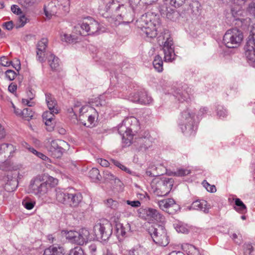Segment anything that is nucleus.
<instances>
[{
	"label": "nucleus",
	"mask_w": 255,
	"mask_h": 255,
	"mask_svg": "<svg viewBox=\"0 0 255 255\" xmlns=\"http://www.w3.org/2000/svg\"><path fill=\"white\" fill-rule=\"evenodd\" d=\"M137 25L147 38H155L160 26L159 15L152 12H147L137 21Z\"/></svg>",
	"instance_id": "f257e3e1"
},
{
	"label": "nucleus",
	"mask_w": 255,
	"mask_h": 255,
	"mask_svg": "<svg viewBox=\"0 0 255 255\" xmlns=\"http://www.w3.org/2000/svg\"><path fill=\"white\" fill-rule=\"evenodd\" d=\"M44 13L48 19L57 13L67 12L69 10V0H52L44 7Z\"/></svg>",
	"instance_id": "f03ea898"
},
{
	"label": "nucleus",
	"mask_w": 255,
	"mask_h": 255,
	"mask_svg": "<svg viewBox=\"0 0 255 255\" xmlns=\"http://www.w3.org/2000/svg\"><path fill=\"white\" fill-rule=\"evenodd\" d=\"M79 28L82 29L78 33L81 35L99 34L101 31H104L100 27L99 22L91 17L84 18L82 24L79 26H75V29L77 31Z\"/></svg>",
	"instance_id": "7ed1b4c3"
},
{
	"label": "nucleus",
	"mask_w": 255,
	"mask_h": 255,
	"mask_svg": "<svg viewBox=\"0 0 255 255\" xmlns=\"http://www.w3.org/2000/svg\"><path fill=\"white\" fill-rule=\"evenodd\" d=\"M243 33L237 28L228 30L223 37V42L227 47L237 48L240 46L243 39Z\"/></svg>",
	"instance_id": "20e7f679"
},
{
	"label": "nucleus",
	"mask_w": 255,
	"mask_h": 255,
	"mask_svg": "<svg viewBox=\"0 0 255 255\" xmlns=\"http://www.w3.org/2000/svg\"><path fill=\"white\" fill-rule=\"evenodd\" d=\"M148 233L156 244L164 247L168 244L166 231L162 226L157 224L151 226L149 227Z\"/></svg>",
	"instance_id": "39448f33"
},
{
	"label": "nucleus",
	"mask_w": 255,
	"mask_h": 255,
	"mask_svg": "<svg viewBox=\"0 0 255 255\" xmlns=\"http://www.w3.org/2000/svg\"><path fill=\"white\" fill-rule=\"evenodd\" d=\"M139 217L148 222H161L164 221V217L156 209L151 208H140L138 210Z\"/></svg>",
	"instance_id": "423d86ee"
},
{
	"label": "nucleus",
	"mask_w": 255,
	"mask_h": 255,
	"mask_svg": "<svg viewBox=\"0 0 255 255\" xmlns=\"http://www.w3.org/2000/svg\"><path fill=\"white\" fill-rule=\"evenodd\" d=\"M30 192L38 197L45 194L48 192L46 184L42 177L38 176L31 180L29 187Z\"/></svg>",
	"instance_id": "0eeeda50"
},
{
	"label": "nucleus",
	"mask_w": 255,
	"mask_h": 255,
	"mask_svg": "<svg viewBox=\"0 0 255 255\" xmlns=\"http://www.w3.org/2000/svg\"><path fill=\"white\" fill-rule=\"evenodd\" d=\"M112 225L107 221L105 223H97L94 227V232L98 238L104 241L108 240L112 234Z\"/></svg>",
	"instance_id": "6e6552de"
},
{
	"label": "nucleus",
	"mask_w": 255,
	"mask_h": 255,
	"mask_svg": "<svg viewBox=\"0 0 255 255\" xmlns=\"http://www.w3.org/2000/svg\"><path fill=\"white\" fill-rule=\"evenodd\" d=\"M68 148L67 142L63 140H53L51 142L48 147V151L51 155L54 158H59Z\"/></svg>",
	"instance_id": "1a4fd4ad"
},
{
	"label": "nucleus",
	"mask_w": 255,
	"mask_h": 255,
	"mask_svg": "<svg viewBox=\"0 0 255 255\" xmlns=\"http://www.w3.org/2000/svg\"><path fill=\"white\" fill-rule=\"evenodd\" d=\"M163 38H166L162 48L164 54V61L172 62L174 60L175 57L173 39L170 36L168 32L164 33Z\"/></svg>",
	"instance_id": "9d476101"
},
{
	"label": "nucleus",
	"mask_w": 255,
	"mask_h": 255,
	"mask_svg": "<svg viewBox=\"0 0 255 255\" xmlns=\"http://www.w3.org/2000/svg\"><path fill=\"white\" fill-rule=\"evenodd\" d=\"M245 55L251 63H255V39L250 36L245 46Z\"/></svg>",
	"instance_id": "9b49d317"
},
{
	"label": "nucleus",
	"mask_w": 255,
	"mask_h": 255,
	"mask_svg": "<svg viewBox=\"0 0 255 255\" xmlns=\"http://www.w3.org/2000/svg\"><path fill=\"white\" fill-rule=\"evenodd\" d=\"M48 39L42 38L36 45V59L40 62L45 61V51L48 44Z\"/></svg>",
	"instance_id": "f8f14e48"
},
{
	"label": "nucleus",
	"mask_w": 255,
	"mask_h": 255,
	"mask_svg": "<svg viewBox=\"0 0 255 255\" xmlns=\"http://www.w3.org/2000/svg\"><path fill=\"white\" fill-rule=\"evenodd\" d=\"M131 101L142 105H149L152 103L153 99L146 92H140L131 97Z\"/></svg>",
	"instance_id": "ddd939ff"
},
{
	"label": "nucleus",
	"mask_w": 255,
	"mask_h": 255,
	"mask_svg": "<svg viewBox=\"0 0 255 255\" xmlns=\"http://www.w3.org/2000/svg\"><path fill=\"white\" fill-rule=\"evenodd\" d=\"M171 185L169 181H160L157 183V187L154 190V193L158 196H165L169 193Z\"/></svg>",
	"instance_id": "4468645a"
},
{
	"label": "nucleus",
	"mask_w": 255,
	"mask_h": 255,
	"mask_svg": "<svg viewBox=\"0 0 255 255\" xmlns=\"http://www.w3.org/2000/svg\"><path fill=\"white\" fill-rule=\"evenodd\" d=\"M152 138L150 135L148 131H145L143 135H142L138 140V142L140 144L139 150L145 151L152 145Z\"/></svg>",
	"instance_id": "2eb2a0df"
},
{
	"label": "nucleus",
	"mask_w": 255,
	"mask_h": 255,
	"mask_svg": "<svg viewBox=\"0 0 255 255\" xmlns=\"http://www.w3.org/2000/svg\"><path fill=\"white\" fill-rule=\"evenodd\" d=\"M77 234L75 235L73 243L83 245L88 241L90 233L87 229L82 228L79 232H77Z\"/></svg>",
	"instance_id": "dca6fc26"
},
{
	"label": "nucleus",
	"mask_w": 255,
	"mask_h": 255,
	"mask_svg": "<svg viewBox=\"0 0 255 255\" xmlns=\"http://www.w3.org/2000/svg\"><path fill=\"white\" fill-rule=\"evenodd\" d=\"M15 150V147L11 144L5 143L0 144V164L5 161L6 156L4 155L3 157L2 155L3 152L9 153V155L8 156H12Z\"/></svg>",
	"instance_id": "f3484780"
},
{
	"label": "nucleus",
	"mask_w": 255,
	"mask_h": 255,
	"mask_svg": "<svg viewBox=\"0 0 255 255\" xmlns=\"http://www.w3.org/2000/svg\"><path fill=\"white\" fill-rule=\"evenodd\" d=\"M191 89L185 86L182 91L180 89L175 91L174 96L181 102L188 101L191 99Z\"/></svg>",
	"instance_id": "a211bd4d"
},
{
	"label": "nucleus",
	"mask_w": 255,
	"mask_h": 255,
	"mask_svg": "<svg viewBox=\"0 0 255 255\" xmlns=\"http://www.w3.org/2000/svg\"><path fill=\"white\" fill-rule=\"evenodd\" d=\"M159 10L162 16L173 20L174 18L175 11L170 6H167V3H164L159 7Z\"/></svg>",
	"instance_id": "6ab92c4d"
},
{
	"label": "nucleus",
	"mask_w": 255,
	"mask_h": 255,
	"mask_svg": "<svg viewBox=\"0 0 255 255\" xmlns=\"http://www.w3.org/2000/svg\"><path fill=\"white\" fill-rule=\"evenodd\" d=\"M116 230L117 236L119 239L125 237L127 236V233L130 230V224L128 223H126L125 224L117 223L116 224Z\"/></svg>",
	"instance_id": "aec40b11"
},
{
	"label": "nucleus",
	"mask_w": 255,
	"mask_h": 255,
	"mask_svg": "<svg viewBox=\"0 0 255 255\" xmlns=\"http://www.w3.org/2000/svg\"><path fill=\"white\" fill-rule=\"evenodd\" d=\"M82 200V194L78 192H69L67 204L71 207H77Z\"/></svg>",
	"instance_id": "412c9836"
},
{
	"label": "nucleus",
	"mask_w": 255,
	"mask_h": 255,
	"mask_svg": "<svg viewBox=\"0 0 255 255\" xmlns=\"http://www.w3.org/2000/svg\"><path fill=\"white\" fill-rule=\"evenodd\" d=\"M181 128L184 134L187 136H194L197 130V126L194 122L182 124Z\"/></svg>",
	"instance_id": "4be33fe9"
},
{
	"label": "nucleus",
	"mask_w": 255,
	"mask_h": 255,
	"mask_svg": "<svg viewBox=\"0 0 255 255\" xmlns=\"http://www.w3.org/2000/svg\"><path fill=\"white\" fill-rule=\"evenodd\" d=\"M158 204L161 210L167 212H169V209L171 208L178 207V205L172 198H167L160 200L158 201Z\"/></svg>",
	"instance_id": "5701e85b"
},
{
	"label": "nucleus",
	"mask_w": 255,
	"mask_h": 255,
	"mask_svg": "<svg viewBox=\"0 0 255 255\" xmlns=\"http://www.w3.org/2000/svg\"><path fill=\"white\" fill-rule=\"evenodd\" d=\"M64 252V249L62 247L51 246L44 250L43 255H62Z\"/></svg>",
	"instance_id": "b1692460"
},
{
	"label": "nucleus",
	"mask_w": 255,
	"mask_h": 255,
	"mask_svg": "<svg viewBox=\"0 0 255 255\" xmlns=\"http://www.w3.org/2000/svg\"><path fill=\"white\" fill-rule=\"evenodd\" d=\"M45 100L49 110L54 113H58V111L56 108L57 106V102L55 98L50 93L45 94Z\"/></svg>",
	"instance_id": "393cba45"
},
{
	"label": "nucleus",
	"mask_w": 255,
	"mask_h": 255,
	"mask_svg": "<svg viewBox=\"0 0 255 255\" xmlns=\"http://www.w3.org/2000/svg\"><path fill=\"white\" fill-rule=\"evenodd\" d=\"M194 117L195 114L190 112V110L187 109L181 113L180 118L181 123L184 124L185 123H189L194 122Z\"/></svg>",
	"instance_id": "a878e982"
},
{
	"label": "nucleus",
	"mask_w": 255,
	"mask_h": 255,
	"mask_svg": "<svg viewBox=\"0 0 255 255\" xmlns=\"http://www.w3.org/2000/svg\"><path fill=\"white\" fill-rule=\"evenodd\" d=\"M56 200L60 203L67 204V198L69 195V193L61 189H56Z\"/></svg>",
	"instance_id": "bb28decb"
},
{
	"label": "nucleus",
	"mask_w": 255,
	"mask_h": 255,
	"mask_svg": "<svg viewBox=\"0 0 255 255\" xmlns=\"http://www.w3.org/2000/svg\"><path fill=\"white\" fill-rule=\"evenodd\" d=\"M27 99H22V103L23 104L27 105L29 107H32L34 105V103L31 101L33 100L35 95V92L32 88H29L26 92Z\"/></svg>",
	"instance_id": "cd10ccee"
},
{
	"label": "nucleus",
	"mask_w": 255,
	"mask_h": 255,
	"mask_svg": "<svg viewBox=\"0 0 255 255\" xmlns=\"http://www.w3.org/2000/svg\"><path fill=\"white\" fill-rule=\"evenodd\" d=\"M191 208L193 210H199L206 212L208 210L207 202L205 200H196L194 201L191 204Z\"/></svg>",
	"instance_id": "c85d7f7f"
},
{
	"label": "nucleus",
	"mask_w": 255,
	"mask_h": 255,
	"mask_svg": "<svg viewBox=\"0 0 255 255\" xmlns=\"http://www.w3.org/2000/svg\"><path fill=\"white\" fill-rule=\"evenodd\" d=\"M94 109L89 106H82L79 109V120L83 121L85 119V115H88L90 113H93L94 112Z\"/></svg>",
	"instance_id": "c756f323"
},
{
	"label": "nucleus",
	"mask_w": 255,
	"mask_h": 255,
	"mask_svg": "<svg viewBox=\"0 0 255 255\" xmlns=\"http://www.w3.org/2000/svg\"><path fill=\"white\" fill-rule=\"evenodd\" d=\"M48 61L53 70H57L59 66V58L54 55L50 54L47 57Z\"/></svg>",
	"instance_id": "7c9ffc66"
},
{
	"label": "nucleus",
	"mask_w": 255,
	"mask_h": 255,
	"mask_svg": "<svg viewBox=\"0 0 255 255\" xmlns=\"http://www.w3.org/2000/svg\"><path fill=\"white\" fill-rule=\"evenodd\" d=\"M201 5L197 0H192L189 4V9L193 15L199 14L200 10Z\"/></svg>",
	"instance_id": "2f4dec72"
},
{
	"label": "nucleus",
	"mask_w": 255,
	"mask_h": 255,
	"mask_svg": "<svg viewBox=\"0 0 255 255\" xmlns=\"http://www.w3.org/2000/svg\"><path fill=\"white\" fill-rule=\"evenodd\" d=\"M153 65L155 69L158 72L163 71V61L159 55H156L153 61Z\"/></svg>",
	"instance_id": "473e14b6"
},
{
	"label": "nucleus",
	"mask_w": 255,
	"mask_h": 255,
	"mask_svg": "<svg viewBox=\"0 0 255 255\" xmlns=\"http://www.w3.org/2000/svg\"><path fill=\"white\" fill-rule=\"evenodd\" d=\"M235 209L241 214H245L247 212V208L244 203L239 198L235 200Z\"/></svg>",
	"instance_id": "72a5a7b5"
},
{
	"label": "nucleus",
	"mask_w": 255,
	"mask_h": 255,
	"mask_svg": "<svg viewBox=\"0 0 255 255\" xmlns=\"http://www.w3.org/2000/svg\"><path fill=\"white\" fill-rule=\"evenodd\" d=\"M61 39L62 41L68 43H73L77 41V36L74 35L64 33L61 35Z\"/></svg>",
	"instance_id": "f704fd0d"
},
{
	"label": "nucleus",
	"mask_w": 255,
	"mask_h": 255,
	"mask_svg": "<svg viewBox=\"0 0 255 255\" xmlns=\"http://www.w3.org/2000/svg\"><path fill=\"white\" fill-rule=\"evenodd\" d=\"M44 182L46 184L47 190H48L49 189L54 187L57 185L58 180L57 179L53 178L52 176H48L45 180L44 179Z\"/></svg>",
	"instance_id": "c9c22d12"
},
{
	"label": "nucleus",
	"mask_w": 255,
	"mask_h": 255,
	"mask_svg": "<svg viewBox=\"0 0 255 255\" xmlns=\"http://www.w3.org/2000/svg\"><path fill=\"white\" fill-rule=\"evenodd\" d=\"M89 176L94 181H99L101 177L99 170L96 168H93L90 170Z\"/></svg>",
	"instance_id": "e433bc0d"
},
{
	"label": "nucleus",
	"mask_w": 255,
	"mask_h": 255,
	"mask_svg": "<svg viewBox=\"0 0 255 255\" xmlns=\"http://www.w3.org/2000/svg\"><path fill=\"white\" fill-rule=\"evenodd\" d=\"M104 203L107 207L110 208L114 210H117L119 206V202L112 198L108 199L104 201Z\"/></svg>",
	"instance_id": "4c0bfd02"
},
{
	"label": "nucleus",
	"mask_w": 255,
	"mask_h": 255,
	"mask_svg": "<svg viewBox=\"0 0 255 255\" xmlns=\"http://www.w3.org/2000/svg\"><path fill=\"white\" fill-rule=\"evenodd\" d=\"M97 116V112L95 110H94V112H93V113H90L88 115H85V118H88V123H84V125L87 127L92 126Z\"/></svg>",
	"instance_id": "58836bf2"
},
{
	"label": "nucleus",
	"mask_w": 255,
	"mask_h": 255,
	"mask_svg": "<svg viewBox=\"0 0 255 255\" xmlns=\"http://www.w3.org/2000/svg\"><path fill=\"white\" fill-rule=\"evenodd\" d=\"M128 255H148V254L144 250L132 249L128 251Z\"/></svg>",
	"instance_id": "ea45409f"
},
{
	"label": "nucleus",
	"mask_w": 255,
	"mask_h": 255,
	"mask_svg": "<svg viewBox=\"0 0 255 255\" xmlns=\"http://www.w3.org/2000/svg\"><path fill=\"white\" fill-rule=\"evenodd\" d=\"M18 3L22 6L25 8H28L33 6L35 3V0H18Z\"/></svg>",
	"instance_id": "a19ab883"
},
{
	"label": "nucleus",
	"mask_w": 255,
	"mask_h": 255,
	"mask_svg": "<svg viewBox=\"0 0 255 255\" xmlns=\"http://www.w3.org/2000/svg\"><path fill=\"white\" fill-rule=\"evenodd\" d=\"M69 255H85L80 247H77L70 250Z\"/></svg>",
	"instance_id": "79ce46f5"
},
{
	"label": "nucleus",
	"mask_w": 255,
	"mask_h": 255,
	"mask_svg": "<svg viewBox=\"0 0 255 255\" xmlns=\"http://www.w3.org/2000/svg\"><path fill=\"white\" fill-rule=\"evenodd\" d=\"M166 1H169L170 4L175 7H179L182 6L185 2L186 0H165Z\"/></svg>",
	"instance_id": "37998d69"
},
{
	"label": "nucleus",
	"mask_w": 255,
	"mask_h": 255,
	"mask_svg": "<svg viewBox=\"0 0 255 255\" xmlns=\"http://www.w3.org/2000/svg\"><path fill=\"white\" fill-rule=\"evenodd\" d=\"M57 113H54L52 111H46L43 113L42 115V118L43 121L45 120H54V114H56Z\"/></svg>",
	"instance_id": "c03bdc74"
},
{
	"label": "nucleus",
	"mask_w": 255,
	"mask_h": 255,
	"mask_svg": "<svg viewBox=\"0 0 255 255\" xmlns=\"http://www.w3.org/2000/svg\"><path fill=\"white\" fill-rule=\"evenodd\" d=\"M190 173V170L179 168L174 172V174L177 176H184L189 174Z\"/></svg>",
	"instance_id": "a18cd8bd"
},
{
	"label": "nucleus",
	"mask_w": 255,
	"mask_h": 255,
	"mask_svg": "<svg viewBox=\"0 0 255 255\" xmlns=\"http://www.w3.org/2000/svg\"><path fill=\"white\" fill-rule=\"evenodd\" d=\"M22 204L26 209L31 210L34 207L35 202L29 199H25L22 201Z\"/></svg>",
	"instance_id": "49530a36"
},
{
	"label": "nucleus",
	"mask_w": 255,
	"mask_h": 255,
	"mask_svg": "<svg viewBox=\"0 0 255 255\" xmlns=\"http://www.w3.org/2000/svg\"><path fill=\"white\" fill-rule=\"evenodd\" d=\"M113 163L115 165L120 168L121 170L128 173H130V170L125 165H123L120 161L116 160H113Z\"/></svg>",
	"instance_id": "de8ad7c7"
},
{
	"label": "nucleus",
	"mask_w": 255,
	"mask_h": 255,
	"mask_svg": "<svg viewBox=\"0 0 255 255\" xmlns=\"http://www.w3.org/2000/svg\"><path fill=\"white\" fill-rule=\"evenodd\" d=\"M21 115L25 118H31L33 117V113L29 108H25L21 112Z\"/></svg>",
	"instance_id": "09e8293b"
},
{
	"label": "nucleus",
	"mask_w": 255,
	"mask_h": 255,
	"mask_svg": "<svg viewBox=\"0 0 255 255\" xmlns=\"http://www.w3.org/2000/svg\"><path fill=\"white\" fill-rule=\"evenodd\" d=\"M217 116L220 118H225L227 116V111L222 106H218L217 109Z\"/></svg>",
	"instance_id": "8fccbe9b"
},
{
	"label": "nucleus",
	"mask_w": 255,
	"mask_h": 255,
	"mask_svg": "<svg viewBox=\"0 0 255 255\" xmlns=\"http://www.w3.org/2000/svg\"><path fill=\"white\" fill-rule=\"evenodd\" d=\"M203 184L208 191L212 193H214L216 191V188L215 186L214 185H210L206 182V181L204 180L203 182Z\"/></svg>",
	"instance_id": "3c124183"
},
{
	"label": "nucleus",
	"mask_w": 255,
	"mask_h": 255,
	"mask_svg": "<svg viewBox=\"0 0 255 255\" xmlns=\"http://www.w3.org/2000/svg\"><path fill=\"white\" fill-rule=\"evenodd\" d=\"M104 177L106 179L108 180H114L116 179L115 175L108 170H105L104 171Z\"/></svg>",
	"instance_id": "603ef678"
},
{
	"label": "nucleus",
	"mask_w": 255,
	"mask_h": 255,
	"mask_svg": "<svg viewBox=\"0 0 255 255\" xmlns=\"http://www.w3.org/2000/svg\"><path fill=\"white\" fill-rule=\"evenodd\" d=\"M75 235L77 234V232L74 231H68L66 234V239L70 241L71 243H73Z\"/></svg>",
	"instance_id": "864d4df0"
},
{
	"label": "nucleus",
	"mask_w": 255,
	"mask_h": 255,
	"mask_svg": "<svg viewBox=\"0 0 255 255\" xmlns=\"http://www.w3.org/2000/svg\"><path fill=\"white\" fill-rule=\"evenodd\" d=\"M5 75L7 79L12 81L14 80L16 76V73L11 70H8L5 72Z\"/></svg>",
	"instance_id": "5fc2aeb1"
},
{
	"label": "nucleus",
	"mask_w": 255,
	"mask_h": 255,
	"mask_svg": "<svg viewBox=\"0 0 255 255\" xmlns=\"http://www.w3.org/2000/svg\"><path fill=\"white\" fill-rule=\"evenodd\" d=\"M54 120H45L44 121L45 124L46 126V129L48 131H52L54 127Z\"/></svg>",
	"instance_id": "6e6d98bb"
},
{
	"label": "nucleus",
	"mask_w": 255,
	"mask_h": 255,
	"mask_svg": "<svg viewBox=\"0 0 255 255\" xmlns=\"http://www.w3.org/2000/svg\"><path fill=\"white\" fill-rule=\"evenodd\" d=\"M0 64L2 66L8 67L12 64V62L8 61L6 57L2 56L0 58Z\"/></svg>",
	"instance_id": "4d7b16f0"
},
{
	"label": "nucleus",
	"mask_w": 255,
	"mask_h": 255,
	"mask_svg": "<svg viewBox=\"0 0 255 255\" xmlns=\"http://www.w3.org/2000/svg\"><path fill=\"white\" fill-rule=\"evenodd\" d=\"M188 255H201L199 250L194 246H191L189 249Z\"/></svg>",
	"instance_id": "13d9d810"
},
{
	"label": "nucleus",
	"mask_w": 255,
	"mask_h": 255,
	"mask_svg": "<svg viewBox=\"0 0 255 255\" xmlns=\"http://www.w3.org/2000/svg\"><path fill=\"white\" fill-rule=\"evenodd\" d=\"M126 202L128 205H130L133 208H138L140 206L141 203L138 200L135 201H130V200H126Z\"/></svg>",
	"instance_id": "bf43d9fd"
},
{
	"label": "nucleus",
	"mask_w": 255,
	"mask_h": 255,
	"mask_svg": "<svg viewBox=\"0 0 255 255\" xmlns=\"http://www.w3.org/2000/svg\"><path fill=\"white\" fill-rule=\"evenodd\" d=\"M28 19L24 15H20L18 19V26H23L28 21Z\"/></svg>",
	"instance_id": "052dcab7"
},
{
	"label": "nucleus",
	"mask_w": 255,
	"mask_h": 255,
	"mask_svg": "<svg viewBox=\"0 0 255 255\" xmlns=\"http://www.w3.org/2000/svg\"><path fill=\"white\" fill-rule=\"evenodd\" d=\"M11 11L17 15H20L22 13L21 9L17 5L13 4L11 6Z\"/></svg>",
	"instance_id": "680f3d73"
},
{
	"label": "nucleus",
	"mask_w": 255,
	"mask_h": 255,
	"mask_svg": "<svg viewBox=\"0 0 255 255\" xmlns=\"http://www.w3.org/2000/svg\"><path fill=\"white\" fill-rule=\"evenodd\" d=\"M247 11L251 14L255 16V2H252L249 4L247 8Z\"/></svg>",
	"instance_id": "e2e57ef3"
},
{
	"label": "nucleus",
	"mask_w": 255,
	"mask_h": 255,
	"mask_svg": "<svg viewBox=\"0 0 255 255\" xmlns=\"http://www.w3.org/2000/svg\"><path fill=\"white\" fill-rule=\"evenodd\" d=\"M231 238L237 244L241 243L242 236L240 234L237 235L236 233H234L231 236Z\"/></svg>",
	"instance_id": "0e129e2a"
},
{
	"label": "nucleus",
	"mask_w": 255,
	"mask_h": 255,
	"mask_svg": "<svg viewBox=\"0 0 255 255\" xmlns=\"http://www.w3.org/2000/svg\"><path fill=\"white\" fill-rule=\"evenodd\" d=\"M175 229L178 232H180L182 233H186L188 232L187 229H186L182 225H177V226L175 227Z\"/></svg>",
	"instance_id": "69168bd1"
},
{
	"label": "nucleus",
	"mask_w": 255,
	"mask_h": 255,
	"mask_svg": "<svg viewBox=\"0 0 255 255\" xmlns=\"http://www.w3.org/2000/svg\"><path fill=\"white\" fill-rule=\"evenodd\" d=\"M37 156L38 157H39V158H40V159H42L43 160L47 162H51L50 159L41 152H39V153H38V155Z\"/></svg>",
	"instance_id": "338daca9"
},
{
	"label": "nucleus",
	"mask_w": 255,
	"mask_h": 255,
	"mask_svg": "<svg viewBox=\"0 0 255 255\" xmlns=\"http://www.w3.org/2000/svg\"><path fill=\"white\" fill-rule=\"evenodd\" d=\"M3 26L8 30H11L13 27V24L12 21H9L4 23Z\"/></svg>",
	"instance_id": "774afa93"
}]
</instances>
